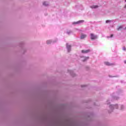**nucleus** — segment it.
<instances>
[{"mask_svg": "<svg viewBox=\"0 0 126 126\" xmlns=\"http://www.w3.org/2000/svg\"><path fill=\"white\" fill-rule=\"evenodd\" d=\"M87 35L86 34H82L81 35V39H84V38H86Z\"/></svg>", "mask_w": 126, "mask_h": 126, "instance_id": "6", "label": "nucleus"}, {"mask_svg": "<svg viewBox=\"0 0 126 126\" xmlns=\"http://www.w3.org/2000/svg\"><path fill=\"white\" fill-rule=\"evenodd\" d=\"M104 63H105V64H106V65H108V66L114 65L113 63H111L109 62H105Z\"/></svg>", "mask_w": 126, "mask_h": 126, "instance_id": "5", "label": "nucleus"}, {"mask_svg": "<svg viewBox=\"0 0 126 126\" xmlns=\"http://www.w3.org/2000/svg\"><path fill=\"white\" fill-rule=\"evenodd\" d=\"M51 41L50 40H48L47 41V44H51Z\"/></svg>", "mask_w": 126, "mask_h": 126, "instance_id": "9", "label": "nucleus"}, {"mask_svg": "<svg viewBox=\"0 0 126 126\" xmlns=\"http://www.w3.org/2000/svg\"><path fill=\"white\" fill-rule=\"evenodd\" d=\"M84 22V20H80L77 22H74L73 23V24H79L80 23H83Z\"/></svg>", "mask_w": 126, "mask_h": 126, "instance_id": "2", "label": "nucleus"}, {"mask_svg": "<svg viewBox=\"0 0 126 126\" xmlns=\"http://www.w3.org/2000/svg\"><path fill=\"white\" fill-rule=\"evenodd\" d=\"M91 40H95L97 39V35L94 34V33H90Z\"/></svg>", "mask_w": 126, "mask_h": 126, "instance_id": "1", "label": "nucleus"}, {"mask_svg": "<svg viewBox=\"0 0 126 126\" xmlns=\"http://www.w3.org/2000/svg\"><path fill=\"white\" fill-rule=\"evenodd\" d=\"M91 8H97L98 7V5H93L91 6Z\"/></svg>", "mask_w": 126, "mask_h": 126, "instance_id": "7", "label": "nucleus"}, {"mask_svg": "<svg viewBox=\"0 0 126 126\" xmlns=\"http://www.w3.org/2000/svg\"><path fill=\"white\" fill-rule=\"evenodd\" d=\"M124 63H126V60H125V61H124Z\"/></svg>", "mask_w": 126, "mask_h": 126, "instance_id": "14", "label": "nucleus"}, {"mask_svg": "<svg viewBox=\"0 0 126 126\" xmlns=\"http://www.w3.org/2000/svg\"><path fill=\"white\" fill-rule=\"evenodd\" d=\"M123 50H124V51H126V47H124Z\"/></svg>", "mask_w": 126, "mask_h": 126, "instance_id": "13", "label": "nucleus"}, {"mask_svg": "<svg viewBox=\"0 0 126 126\" xmlns=\"http://www.w3.org/2000/svg\"><path fill=\"white\" fill-rule=\"evenodd\" d=\"M122 28H123L122 26H120L119 27V28L118 29V30H120V29H122Z\"/></svg>", "mask_w": 126, "mask_h": 126, "instance_id": "11", "label": "nucleus"}, {"mask_svg": "<svg viewBox=\"0 0 126 126\" xmlns=\"http://www.w3.org/2000/svg\"><path fill=\"white\" fill-rule=\"evenodd\" d=\"M48 4L47 3V2H44L43 3V5H45L46 6H47V5H48Z\"/></svg>", "mask_w": 126, "mask_h": 126, "instance_id": "8", "label": "nucleus"}, {"mask_svg": "<svg viewBox=\"0 0 126 126\" xmlns=\"http://www.w3.org/2000/svg\"><path fill=\"white\" fill-rule=\"evenodd\" d=\"M113 36H114L113 34H111V35H110V38H112V37H113Z\"/></svg>", "mask_w": 126, "mask_h": 126, "instance_id": "12", "label": "nucleus"}, {"mask_svg": "<svg viewBox=\"0 0 126 126\" xmlns=\"http://www.w3.org/2000/svg\"><path fill=\"white\" fill-rule=\"evenodd\" d=\"M66 47H67V49L68 50V52H70V48H71V46L67 44H66Z\"/></svg>", "mask_w": 126, "mask_h": 126, "instance_id": "4", "label": "nucleus"}, {"mask_svg": "<svg viewBox=\"0 0 126 126\" xmlns=\"http://www.w3.org/2000/svg\"><path fill=\"white\" fill-rule=\"evenodd\" d=\"M81 52L82 54H87L90 52V49H88L87 50H82Z\"/></svg>", "mask_w": 126, "mask_h": 126, "instance_id": "3", "label": "nucleus"}, {"mask_svg": "<svg viewBox=\"0 0 126 126\" xmlns=\"http://www.w3.org/2000/svg\"><path fill=\"white\" fill-rule=\"evenodd\" d=\"M109 22H111V21H110V20H106V23H109Z\"/></svg>", "mask_w": 126, "mask_h": 126, "instance_id": "10", "label": "nucleus"}]
</instances>
